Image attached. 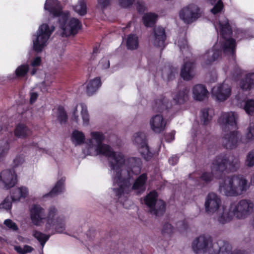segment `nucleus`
I'll return each instance as SVG.
<instances>
[{
  "label": "nucleus",
  "mask_w": 254,
  "mask_h": 254,
  "mask_svg": "<svg viewBox=\"0 0 254 254\" xmlns=\"http://www.w3.org/2000/svg\"><path fill=\"white\" fill-rule=\"evenodd\" d=\"M104 134L98 131L90 133V138L85 142L83 152L86 155H103L107 157L113 180L112 190L116 198L122 201L128 196L130 190L131 173L137 174L140 171L142 162L139 158L126 159L121 152H115L108 145L102 143Z\"/></svg>",
  "instance_id": "obj_1"
},
{
  "label": "nucleus",
  "mask_w": 254,
  "mask_h": 254,
  "mask_svg": "<svg viewBox=\"0 0 254 254\" xmlns=\"http://www.w3.org/2000/svg\"><path fill=\"white\" fill-rule=\"evenodd\" d=\"M220 35L216 44L211 50L208 51L202 57V64L207 65L219 59L222 51L224 54L235 58V40L231 37L232 29L228 19L222 16L218 22Z\"/></svg>",
  "instance_id": "obj_2"
},
{
  "label": "nucleus",
  "mask_w": 254,
  "mask_h": 254,
  "mask_svg": "<svg viewBox=\"0 0 254 254\" xmlns=\"http://www.w3.org/2000/svg\"><path fill=\"white\" fill-rule=\"evenodd\" d=\"M246 178L242 175H234L219 182L218 190L226 196L236 197L244 194L249 189Z\"/></svg>",
  "instance_id": "obj_3"
},
{
  "label": "nucleus",
  "mask_w": 254,
  "mask_h": 254,
  "mask_svg": "<svg viewBox=\"0 0 254 254\" xmlns=\"http://www.w3.org/2000/svg\"><path fill=\"white\" fill-rule=\"evenodd\" d=\"M240 167L238 157L230 154H220L212 162V171L216 172V177H219L224 171L236 172Z\"/></svg>",
  "instance_id": "obj_4"
},
{
  "label": "nucleus",
  "mask_w": 254,
  "mask_h": 254,
  "mask_svg": "<svg viewBox=\"0 0 254 254\" xmlns=\"http://www.w3.org/2000/svg\"><path fill=\"white\" fill-rule=\"evenodd\" d=\"M57 215L58 210L54 206L48 209L47 222L45 224V232H51V235L64 232L65 229V219L63 216Z\"/></svg>",
  "instance_id": "obj_5"
},
{
  "label": "nucleus",
  "mask_w": 254,
  "mask_h": 254,
  "mask_svg": "<svg viewBox=\"0 0 254 254\" xmlns=\"http://www.w3.org/2000/svg\"><path fill=\"white\" fill-rule=\"evenodd\" d=\"M55 29L54 26L47 24H43L39 27L37 35L33 39V47L35 51L40 52L47 46L48 41Z\"/></svg>",
  "instance_id": "obj_6"
},
{
  "label": "nucleus",
  "mask_w": 254,
  "mask_h": 254,
  "mask_svg": "<svg viewBox=\"0 0 254 254\" xmlns=\"http://www.w3.org/2000/svg\"><path fill=\"white\" fill-rule=\"evenodd\" d=\"M69 13L65 11L64 13L60 15L58 19L59 27L62 30L63 36H69L71 35L76 34L81 28V24L76 18L69 19Z\"/></svg>",
  "instance_id": "obj_7"
},
{
  "label": "nucleus",
  "mask_w": 254,
  "mask_h": 254,
  "mask_svg": "<svg viewBox=\"0 0 254 254\" xmlns=\"http://www.w3.org/2000/svg\"><path fill=\"white\" fill-rule=\"evenodd\" d=\"M253 202L249 200L243 199L237 203H232L231 208L236 217L245 219L252 213L254 210Z\"/></svg>",
  "instance_id": "obj_8"
},
{
  "label": "nucleus",
  "mask_w": 254,
  "mask_h": 254,
  "mask_svg": "<svg viewBox=\"0 0 254 254\" xmlns=\"http://www.w3.org/2000/svg\"><path fill=\"white\" fill-rule=\"evenodd\" d=\"M157 193L152 191L144 198L145 204L149 208L150 211L156 216L162 215L165 211V203L162 200H157Z\"/></svg>",
  "instance_id": "obj_9"
},
{
  "label": "nucleus",
  "mask_w": 254,
  "mask_h": 254,
  "mask_svg": "<svg viewBox=\"0 0 254 254\" xmlns=\"http://www.w3.org/2000/svg\"><path fill=\"white\" fill-rule=\"evenodd\" d=\"M239 116L233 111L223 112L219 118L218 122L224 132L230 131L231 129H237Z\"/></svg>",
  "instance_id": "obj_10"
},
{
  "label": "nucleus",
  "mask_w": 254,
  "mask_h": 254,
  "mask_svg": "<svg viewBox=\"0 0 254 254\" xmlns=\"http://www.w3.org/2000/svg\"><path fill=\"white\" fill-rule=\"evenodd\" d=\"M201 9L195 4H190L183 7L180 12V17L186 23H191L200 17Z\"/></svg>",
  "instance_id": "obj_11"
},
{
  "label": "nucleus",
  "mask_w": 254,
  "mask_h": 254,
  "mask_svg": "<svg viewBox=\"0 0 254 254\" xmlns=\"http://www.w3.org/2000/svg\"><path fill=\"white\" fill-rule=\"evenodd\" d=\"M29 215L31 223L36 226H45L47 222L48 214L45 209L39 204H33L29 209Z\"/></svg>",
  "instance_id": "obj_12"
},
{
  "label": "nucleus",
  "mask_w": 254,
  "mask_h": 254,
  "mask_svg": "<svg viewBox=\"0 0 254 254\" xmlns=\"http://www.w3.org/2000/svg\"><path fill=\"white\" fill-rule=\"evenodd\" d=\"M217 244H212V240L208 236H200L195 239L192 243V248L194 252L197 254L210 251L212 248L216 249Z\"/></svg>",
  "instance_id": "obj_13"
},
{
  "label": "nucleus",
  "mask_w": 254,
  "mask_h": 254,
  "mask_svg": "<svg viewBox=\"0 0 254 254\" xmlns=\"http://www.w3.org/2000/svg\"><path fill=\"white\" fill-rule=\"evenodd\" d=\"M222 205L221 197L214 192L208 193L205 198L204 207L208 214H214Z\"/></svg>",
  "instance_id": "obj_14"
},
{
  "label": "nucleus",
  "mask_w": 254,
  "mask_h": 254,
  "mask_svg": "<svg viewBox=\"0 0 254 254\" xmlns=\"http://www.w3.org/2000/svg\"><path fill=\"white\" fill-rule=\"evenodd\" d=\"M133 138L134 143L137 146L141 155L145 160H150L153 157V154L149 150L146 143L145 134L142 132L136 133Z\"/></svg>",
  "instance_id": "obj_15"
},
{
  "label": "nucleus",
  "mask_w": 254,
  "mask_h": 254,
  "mask_svg": "<svg viewBox=\"0 0 254 254\" xmlns=\"http://www.w3.org/2000/svg\"><path fill=\"white\" fill-rule=\"evenodd\" d=\"M17 182V176L12 169H5L0 173V188L9 190L13 187Z\"/></svg>",
  "instance_id": "obj_16"
},
{
  "label": "nucleus",
  "mask_w": 254,
  "mask_h": 254,
  "mask_svg": "<svg viewBox=\"0 0 254 254\" xmlns=\"http://www.w3.org/2000/svg\"><path fill=\"white\" fill-rule=\"evenodd\" d=\"M224 132L222 143L226 148L232 149L242 143V137H240L239 132L236 129L229 132L228 131Z\"/></svg>",
  "instance_id": "obj_17"
},
{
  "label": "nucleus",
  "mask_w": 254,
  "mask_h": 254,
  "mask_svg": "<svg viewBox=\"0 0 254 254\" xmlns=\"http://www.w3.org/2000/svg\"><path fill=\"white\" fill-rule=\"evenodd\" d=\"M212 96L217 101L222 102L227 99L231 94V86L224 82L219 84L212 89Z\"/></svg>",
  "instance_id": "obj_18"
},
{
  "label": "nucleus",
  "mask_w": 254,
  "mask_h": 254,
  "mask_svg": "<svg viewBox=\"0 0 254 254\" xmlns=\"http://www.w3.org/2000/svg\"><path fill=\"white\" fill-rule=\"evenodd\" d=\"M214 214L216 220L222 224L230 222L235 216L231 204L229 206L222 205Z\"/></svg>",
  "instance_id": "obj_19"
},
{
  "label": "nucleus",
  "mask_w": 254,
  "mask_h": 254,
  "mask_svg": "<svg viewBox=\"0 0 254 254\" xmlns=\"http://www.w3.org/2000/svg\"><path fill=\"white\" fill-rule=\"evenodd\" d=\"M149 125L153 132L159 133L165 129L166 122L162 115L158 114L151 118Z\"/></svg>",
  "instance_id": "obj_20"
},
{
  "label": "nucleus",
  "mask_w": 254,
  "mask_h": 254,
  "mask_svg": "<svg viewBox=\"0 0 254 254\" xmlns=\"http://www.w3.org/2000/svg\"><path fill=\"white\" fill-rule=\"evenodd\" d=\"M44 8L54 17H58V19L60 18V15L65 12L62 11V6L58 0H46Z\"/></svg>",
  "instance_id": "obj_21"
},
{
  "label": "nucleus",
  "mask_w": 254,
  "mask_h": 254,
  "mask_svg": "<svg viewBox=\"0 0 254 254\" xmlns=\"http://www.w3.org/2000/svg\"><path fill=\"white\" fill-rule=\"evenodd\" d=\"M44 8L54 17H58V19L60 18V15L65 12L62 11V6L58 0H46Z\"/></svg>",
  "instance_id": "obj_22"
},
{
  "label": "nucleus",
  "mask_w": 254,
  "mask_h": 254,
  "mask_svg": "<svg viewBox=\"0 0 254 254\" xmlns=\"http://www.w3.org/2000/svg\"><path fill=\"white\" fill-rule=\"evenodd\" d=\"M147 179V177L146 174H142L136 179L132 187L131 183L130 182L131 189L129 192H130L132 190H134L137 193H140L143 192L145 190V183L146 182ZM129 193L130 192H129L128 195L126 198V199H124L122 201H120V202L122 203L123 205H124V202L125 201L128 197ZM118 200L119 201L118 199Z\"/></svg>",
  "instance_id": "obj_23"
},
{
  "label": "nucleus",
  "mask_w": 254,
  "mask_h": 254,
  "mask_svg": "<svg viewBox=\"0 0 254 254\" xmlns=\"http://www.w3.org/2000/svg\"><path fill=\"white\" fill-rule=\"evenodd\" d=\"M166 39L165 30L163 28L158 27L154 28V35L151 39L155 46L164 47Z\"/></svg>",
  "instance_id": "obj_24"
},
{
  "label": "nucleus",
  "mask_w": 254,
  "mask_h": 254,
  "mask_svg": "<svg viewBox=\"0 0 254 254\" xmlns=\"http://www.w3.org/2000/svg\"><path fill=\"white\" fill-rule=\"evenodd\" d=\"M193 98L195 100L201 101L207 98L208 91L202 84H196L192 89Z\"/></svg>",
  "instance_id": "obj_25"
},
{
  "label": "nucleus",
  "mask_w": 254,
  "mask_h": 254,
  "mask_svg": "<svg viewBox=\"0 0 254 254\" xmlns=\"http://www.w3.org/2000/svg\"><path fill=\"white\" fill-rule=\"evenodd\" d=\"M194 65L192 63L185 62L180 73L181 76L186 80H190L194 76Z\"/></svg>",
  "instance_id": "obj_26"
},
{
  "label": "nucleus",
  "mask_w": 254,
  "mask_h": 254,
  "mask_svg": "<svg viewBox=\"0 0 254 254\" xmlns=\"http://www.w3.org/2000/svg\"><path fill=\"white\" fill-rule=\"evenodd\" d=\"M29 194V190L27 187L21 186L13 189L11 194L12 201H17L21 199L25 198Z\"/></svg>",
  "instance_id": "obj_27"
},
{
  "label": "nucleus",
  "mask_w": 254,
  "mask_h": 254,
  "mask_svg": "<svg viewBox=\"0 0 254 254\" xmlns=\"http://www.w3.org/2000/svg\"><path fill=\"white\" fill-rule=\"evenodd\" d=\"M241 94H239L236 96V99L238 101V105L240 107H243L246 113L248 115H253L254 114V100H248L245 102L244 105L242 106L241 101H244L245 100V98L244 97L241 99Z\"/></svg>",
  "instance_id": "obj_28"
},
{
  "label": "nucleus",
  "mask_w": 254,
  "mask_h": 254,
  "mask_svg": "<svg viewBox=\"0 0 254 254\" xmlns=\"http://www.w3.org/2000/svg\"><path fill=\"white\" fill-rule=\"evenodd\" d=\"M254 140V121L250 120L246 128L245 134L242 137V143L247 144Z\"/></svg>",
  "instance_id": "obj_29"
},
{
  "label": "nucleus",
  "mask_w": 254,
  "mask_h": 254,
  "mask_svg": "<svg viewBox=\"0 0 254 254\" xmlns=\"http://www.w3.org/2000/svg\"><path fill=\"white\" fill-rule=\"evenodd\" d=\"M101 85L99 77H96L89 81L86 87V92L89 96L92 95Z\"/></svg>",
  "instance_id": "obj_30"
},
{
  "label": "nucleus",
  "mask_w": 254,
  "mask_h": 254,
  "mask_svg": "<svg viewBox=\"0 0 254 254\" xmlns=\"http://www.w3.org/2000/svg\"><path fill=\"white\" fill-rule=\"evenodd\" d=\"M254 84V73H251L246 75L240 82V87L243 90L250 89Z\"/></svg>",
  "instance_id": "obj_31"
},
{
  "label": "nucleus",
  "mask_w": 254,
  "mask_h": 254,
  "mask_svg": "<svg viewBox=\"0 0 254 254\" xmlns=\"http://www.w3.org/2000/svg\"><path fill=\"white\" fill-rule=\"evenodd\" d=\"M189 93V90L187 88H184L175 93L173 100L177 104H183L188 99Z\"/></svg>",
  "instance_id": "obj_32"
},
{
  "label": "nucleus",
  "mask_w": 254,
  "mask_h": 254,
  "mask_svg": "<svg viewBox=\"0 0 254 254\" xmlns=\"http://www.w3.org/2000/svg\"><path fill=\"white\" fill-rule=\"evenodd\" d=\"M171 106L170 104L165 98H160L156 101L153 107L154 110L157 112H162Z\"/></svg>",
  "instance_id": "obj_33"
},
{
  "label": "nucleus",
  "mask_w": 254,
  "mask_h": 254,
  "mask_svg": "<svg viewBox=\"0 0 254 254\" xmlns=\"http://www.w3.org/2000/svg\"><path fill=\"white\" fill-rule=\"evenodd\" d=\"M30 130L23 124H18L14 130L15 135L18 137H25L29 135Z\"/></svg>",
  "instance_id": "obj_34"
},
{
  "label": "nucleus",
  "mask_w": 254,
  "mask_h": 254,
  "mask_svg": "<svg viewBox=\"0 0 254 254\" xmlns=\"http://www.w3.org/2000/svg\"><path fill=\"white\" fill-rule=\"evenodd\" d=\"M210 254H244L241 251H231V247L228 244H225L223 246L219 248V252L216 251L212 253L210 252Z\"/></svg>",
  "instance_id": "obj_35"
},
{
  "label": "nucleus",
  "mask_w": 254,
  "mask_h": 254,
  "mask_svg": "<svg viewBox=\"0 0 254 254\" xmlns=\"http://www.w3.org/2000/svg\"><path fill=\"white\" fill-rule=\"evenodd\" d=\"M158 17L156 14L153 13H146L143 16L144 24L146 27H151L155 23Z\"/></svg>",
  "instance_id": "obj_36"
},
{
  "label": "nucleus",
  "mask_w": 254,
  "mask_h": 254,
  "mask_svg": "<svg viewBox=\"0 0 254 254\" xmlns=\"http://www.w3.org/2000/svg\"><path fill=\"white\" fill-rule=\"evenodd\" d=\"M65 179L64 178L61 179L60 180L57 182L54 188L51 190V191L48 194H46L44 196H48L49 195L51 196H54L56 195L59 194L62 192L64 190V183Z\"/></svg>",
  "instance_id": "obj_37"
},
{
  "label": "nucleus",
  "mask_w": 254,
  "mask_h": 254,
  "mask_svg": "<svg viewBox=\"0 0 254 254\" xmlns=\"http://www.w3.org/2000/svg\"><path fill=\"white\" fill-rule=\"evenodd\" d=\"M127 47L129 50H134L138 46V39L136 35L130 34L127 38L126 42Z\"/></svg>",
  "instance_id": "obj_38"
},
{
  "label": "nucleus",
  "mask_w": 254,
  "mask_h": 254,
  "mask_svg": "<svg viewBox=\"0 0 254 254\" xmlns=\"http://www.w3.org/2000/svg\"><path fill=\"white\" fill-rule=\"evenodd\" d=\"M213 115V111L209 109H203L201 111L200 121L203 125H206L208 124L211 120Z\"/></svg>",
  "instance_id": "obj_39"
},
{
  "label": "nucleus",
  "mask_w": 254,
  "mask_h": 254,
  "mask_svg": "<svg viewBox=\"0 0 254 254\" xmlns=\"http://www.w3.org/2000/svg\"><path fill=\"white\" fill-rule=\"evenodd\" d=\"M71 139L72 143L75 145L82 143L85 140V135L81 131L75 130L72 132Z\"/></svg>",
  "instance_id": "obj_40"
},
{
  "label": "nucleus",
  "mask_w": 254,
  "mask_h": 254,
  "mask_svg": "<svg viewBox=\"0 0 254 254\" xmlns=\"http://www.w3.org/2000/svg\"><path fill=\"white\" fill-rule=\"evenodd\" d=\"M208 3L213 5L211 12L215 14L220 12L223 8V3L222 0H207Z\"/></svg>",
  "instance_id": "obj_41"
},
{
  "label": "nucleus",
  "mask_w": 254,
  "mask_h": 254,
  "mask_svg": "<svg viewBox=\"0 0 254 254\" xmlns=\"http://www.w3.org/2000/svg\"><path fill=\"white\" fill-rule=\"evenodd\" d=\"M33 236L40 243L42 248L50 236L38 231H34Z\"/></svg>",
  "instance_id": "obj_42"
},
{
  "label": "nucleus",
  "mask_w": 254,
  "mask_h": 254,
  "mask_svg": "<svg viewBox=\"0 0 254 254\" xmlns=\"http://www.w3.org/2000/svg\"><path fill=\"white\" fill-rule=\"evenodd\" d=\"M211 173L207 172H203L200 177L201 180L202 181H204L205 183H207L210 182L211 181L213 180V178H216V179H218L221 176V175H220L219 177H216V176L215 175L216 172H213L212 171V164L211 165Z\"/></svg>",
  "instance_id": "obj_43"
},
{
  "label": "nucleus",
  "mask_w": 254,
  "mask_h": 254,
  "mask_svg": "<svg viewBox=\"0 0 254 254\" xmlns=\"http://www.w3.org/2000/svg\"><path fill=\"white\" fill-rule=\"evenodd\" d=\"M29 70V65L27 64H23L18 66L15 71V76L17 77H24Z\"/></svg>",
  "instance_id": "obj_44"
},
{
  "label": "nucleus",
  "mask_w": 254,
  "mask_h": 254,
  "mask_svg": "<svg viewBox=\"0 0 254 254\" xmlns=\"http://www.w3.org/2000/svg\"><path fill=\"white\" fill-rule=\"evenodd\" d=\"M9 149V145L7 140H0V162L3 160Z\"/></svg>",
  "instance_id": "obj_45"
},
{
  "label": "nucleus",
  "mask_w": 254,
  "mask_h": 254,
  "mask_svg": "<svg viewBox=\"0 0 254 254\" xmlns=\"http://www.w3.org/2000/svg\"><path fill=\"white\" fill-rule=\"evenodd\" d=\"M175 43L177 44L183 54L189 53L187 41L185 37L179 38Z\"/></svg>",
  "instance_id": "obj_46"
},
{
  "label": "nucleus",
  "mask_w": 254,
  "mask_h": 254,
  "mask_svg": "<svg viewBox=\"0 0 254 254\" xmlns=\"http://www.w3.org/2000/svg\"><path fill=\"white\" fill-rule=\"evenodd\" d=\"M73 8L74 11L80 15H84L86 13V5L83 0L79 1Z\"/></svg>",
  "instance_id": "obj_47"
},
{
  "label": "nucleus",
  "mask_w": 254,
  "mask_h": 254,
  "mask_svg": "<svg viewBox=\"0 0 254 254\" xmlns=\"http://www.w3.org/2000/svg\"><path fill=\"white\" fill-rule=\"evenodd\" d=\"M80 107L81 108V115L83 120V124L84 126H87L89 122V117L87 107L83 104H80Z\"/></svg>",
  "instance_id": "obj_48"
},
{
  "label": "nucleus",
  "mask_w": 254,
  "mask_h": 254,
  "mask_svg": "<svg viewBox=\"0 0 254 254\" xmlns=\"http://www.w3.org/2000/svg\"><path fill=\"white\" fill-rule=\"evenodd\" d=\"M11 197L7 196L0 203V210L8 211L10 210L12 206Z\"/></svg>",
  "instance_id": "obj_49"
},
{
  "label": "nucleus",
  "mask_w": 254,
  "mask_h": 254,
  "mask_svg": "<svg viewBox=\"0 0 254 254\" xmlns=\"http://www.w3.org/2000/svg\"><path fill=\"white\" fill-rule=\"evenodd\" d=\"M57 118L61 124L65 123L67 120L66 114L62 107H59L57 110Z\"/></svg>",
  "instance_id": "obj_50"
},
{
  "label": "nucleus",
  "mask_w": 254,
  "mask_h": 254,
  "mask_svg": "<svg viewBox=\"0 0 254 254\" xmlns=\"http://www.w3.org/2000/svg\"><path fill=\"white\" fill-rule=\"evenodd\" d=\"M14 250L19 254H26L32 252L33 248L28 245H24L23 247L16 246L14 247Z\"/></svg>",
  "instance_id": "obj_51"
},
{
  "label": "nucleus",
  "mask_w": 254,
  "mask_h": 254,
  "mask_svg": "<svg viewBox=\"0 0 254 254\" xmlns=\"http://www.w3.org/2000/svg\"><path fill=\"white\" fill-rule=\"evenodd\" d=\"M245 164L249 167L254 166V149L248 153L245 160Z\"/></svg>",
  "instance_id": "obj_52"
},
{
  "label": "nucleus",
  "mask_w": 254,
  "mask_h": 254,
  "mask_svg": "<svg viewBox=\"0 0 254 254\" xmlns=\"http://www.w3.org/2000/svg\"><path fill=\"white\" fill-rule=\"evenodd\" d=\"M3 224L7 227V228L12 231L17 232L18 230V227L16 224L12 221L11 219H7L5 220L4 221Z\"/></svg>",
  "instance_id": "obj_53"
},
{
  "label": "nucleus",
  "mask_w": 254,
  "mask_h": 254,
  "mask_svg": "<svg viewBox=\"0 0 254 254\" xmlns=\"http://www.w3.org/2000/svg\"><path fill=\"white\" fill-rule=\"evenodd\" d=\"M53 81V79L51 76H46L44 81L41 84V90L42 92L47 91V87L50 86Z\"/></svg>",
  "instance_id": "obj_54"
},
{
  "label": "nucleus",
  "mask_w": 254,
  "mask_h": 254,
  "mask_svg": "<svg viewBox=\"0 0 254 254\" xmlns=\"http://www.w3.org/2000/svg\"><path fill=\"white\" fill-rule=\"evenodd\" d=\"M41 63V60L40 57H36L31 62V65L33 67V69L31 71V75H34L37 71L36 67L40 65Z\"/></svg>",
  "instance_id": "obj_55"
},
{
  "label": "nucleus",
  "mask_w": 254,
  "mask_h": 254,
  "mask_svg": "<svg viewBox=\"0 0 254 254\" xmlns=\"http://www.w3.org/2000/svg\"><path fill=\"white\" fill-rule=\"evenodd\" d=\"M135 0H118L119 4L123 8H128L134 2Z\"/></svg>",
  "instance_id": "obj_56"
},
{
  "label": "nucleus",
  "mask_w": 254,
  "mask_h": 254,
  "mask_svg": "<svg viewBox=\"0 0 254 254\" xmlns=\"http://www.w3.org/2000/svg\"><path fill=\"white\" fill-rule=\"evenodd\" d=\"M24 162V158L21 155L17 156L13 160V167H17L21 165Z\"/></svg>",
  "instance_id": "obj_57"
},
{
  "label": "nucleus",
  "mask_w": 254,
  "mask_h": 254,
  "mask_svg": "<svg viewBox=\"0 0 254 254\" xmlns=\"http://www.w3.org/2000/svg\"><path fill=\"white\" fill-rule=\"evenodd\" d=\"M99 66L102 69H107L110 66L109 61L107 58H103L99 64Z\"/></svg>",
  "instance_id": "obj_58"
},
{
  "label": "nucleus",
  "mask_w": 254,
  "mask_h": 254,
  "mask_svg": "<svg viewBox=\"0 0 254 254\" xmlns=\"http://www.w3.org/2000/svg\"><path fill=\"white\" fill-rule=\"evenodd\" d=\"M163 232L164 233L170 234L173 232V228L170 224L166 223L163 226Z\"/></svg>",
  "instance_id": "obj_59"
},
{
  "label": "nucleus",
  "mask_w": 254,
  "mask_h": 254,
  "mask_svg": "<svg viewBox=\"0 0 254 254\" xmlns=\"http://www.w3.org/2000/svg\"><path fill=\"white\" fill-rule=\"evenodd\" d=\"M38 96V94L37 91L32 90L30 92V102L32 104L36 101Z\"/></svg>",
  "instance_id": "obj_60"
},
{
  "label": "nucleus",
  "mask_w": 254,
  "mask_h": 254,
  "mask_svg": "<svg viewBox=\"0 0 254 254\" xmlns=\"http://www.w3.org/2000/svg\"><path fill=\"white\" fill-rule=\"evenodd\" d=\"M72 119L76 122H78L79 121L77 106L74 107L72 111Z\"/></svg>",
  "instance_id": "obj_61"
},
{
  "label": "nucleus",
  "mask_w": 254,
  "mask_h": 254,
  "mask_svg": "<svg viewBox=\"0 0 254 254\" xmlns=\"http://www.w3.org/2000/svg\"><path fill=\"white\" fill-rule=\"evenodd\" d=\"M136 7L139 12H143L145 9V4L143 2H138Z\"/></svg>",
  "instance_id": "obj_62"
},
{
  "label": "nucleus",
  "mask_w": 254,
  "mask_h": 254,
  "mask_svg": "<svg viewBox=\"0 0 254 254\" xmlns=\"http://www.w3.org/2000/svg\"><path fill=\"white\" fill-rule=\"evenodd\" d=\"M98 4L102 7H105L107 6L110 3V0H98Z\"/></svg>",
  "instance_id": "obj_63"
},
{
  "label": "nucleus",
  "mask_w": 254,
  "mask_h": 254,
  "mask_svg": "<svg viewBox=\"0 0 254 254\" xmlns=\"http://www.w3.org/2000/svg\"><path fill=\"white\" fill-rule=\"evenodd\" d=\"M178 160L177 156H173L169 159V163L172 165H174L177 163Z\"/></svg>",
  "instance_id": "obj_64"
}]
</instances>
